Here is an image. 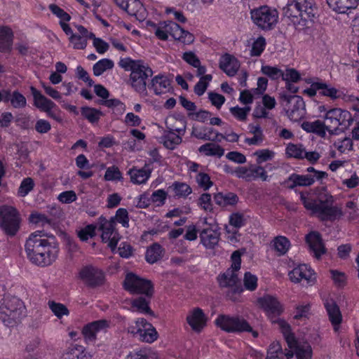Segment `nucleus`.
<instances>
[{
    "label": "nucleus",
    "instance_id": "obj_1",
    "mask_svg": "<svg viewBox=\"0 0 359 359\" xmlns=\"http://www.w3.org/2000/svg\"><path fill=\"white\" fill-rule=\"evenodd\" d=\"M283 11L284 18L299 30L309 27L317 15V8L312 0H291Z\"/></svg>",
    "mask_w": 359,
    "mask_h": 359
},
{
    "label": "nucleus",
    "instance_id": "obj_2",
    "mask_svg": "<svg viewBox=\"0 0 359 359\" xmlns=\"http://www.w3.org/2000/svg\"><path fill=\"white\" fill-rule=\"evenodd\" d=\"M300 199L304 207L317 215L321 221H334L343 215L341 208L333 206L334 199L331 194H320L316 200H311L301 193Z\"/></svg>",
    "mask_w": 359,
    "mask_h": 359
},
{
    "label": "nucleus",
    "instance_id": "obj_3",
    "mask_svg": "<svg viewBox=\"0 0 359 359\" xmlns=\"http://www.w3.org/2000/svg\"><path fill=\"white\" fill-rule=\"evenodd\" d=\"M300 199L304 207L317 215L321 221H334L343 215L341 208L333 206L334 199L331 194H320L316 200H311L301 193Z\"/></svg>",
    "mask_w": 359,
    "mask_h": 359
},
{
    "label": "nucleus",
    "instance_id": "obj_4",
    "mask_svg": "<svg viewBox=\"0 0 359 359\" xmlns=\"http://www.w3.org/2000/svg\"><path fill=\"white\" fill-rule=\"evenodd\" d=\"M324 121L326 122L327 132L330 135H336L339 127L341 130H345L353 123L354 118L351 114L345 109L341 108L329 109L323 116Z\"/></svg>",
    "mask_w": 359,
    "mask_h": 359
},
{
    "label": "nucleus",
    "instance_id": "obj_5",
    "mask_svg": "<svg viewBox=\"0 0 359 359\" xmlns=\"http://www.w3.org/2000/svg\"><path fill=\"white\" fill-rule=\"evenodd\" d=\"M25 307L15 297H7L0 306V320L6 326L13 327L22 318Z\"/></svg>",
    "mask_w": 359,
    "mask_h": 359
},
{
    "label": "nucleus",
    "instance_id": "obj_6",
    "mask_svg": "<svg viewBox=\"0 0 359 359\" xmlns=\"http://www.w3.org/2000/svg\"><path fill=\"white\" fill-rule=\"evenodd\" d=\"M22 218L20 212L13 206H0V228L10 236L16 235L20 228Z\"/></svg>",
    "mask_w": 359,
    "mask_h": 359
},
{
    "label": "nucleus",
    "instance_id": "obj_7",
    "mask_svg": "<svg viewBox=\"0 0 359 359\" xmlns=\"http://www.w3.org/2000/svg\"><path fill=\"white\" fill-rule=\"evenodd\" d=\"M250 15L254 24L264 31L271 30L276 25L278 20L277 10L267 6L252 9Z\"/></svg>",
    "mask_w": 359,
    "mask_h": 359
},
{
    "label": "nucleus",
    "instance_id": "obj_8",
    "mask_svg": "<svg viewBox=\"0 0 359 359\" xmlns=\"http://www.w3.org/2000/svg\"><path fill=\"white\" fill-rule=\"evenodd\" d=\"M123 286L126 290L132 294H143L148 298H151L154 294L151 281L142 278L133 273L126 275Z\"/></svg>",
    "mask_w": 359,
    "mask_h": 359
},
{
    "label": "nucleus",
    "instance_id": "obj_9",
    "mask_svg": "<svg viewBox=\"0 0 359 359\" xmlns=\"http://www.w3.org/2000/svg\"><path fill=\"white\" fill-rule=\"evenodd\" d=\"M153 75L152 69L142 62L135 67L130 73V83L132 88L138 93L147 95V81Z\"/></svg>",
    "mask_w": 359,
    "mask_h": 359
},
{
    "label": "nucleus",
    "instance_id": "obj_10",
    "mask_svg": "<svg viewBox=\"0 0 359 359\" xmlns=\"http://www.w3.org/2000/svg\"><path fill=\"white\" fill-rule=\"evenodd\" d=\"M217 327L226 332H242L252 331L249 323L243 318L228 315H219L215 320Z\"/></svg>",
    "mask_w": 359,
    "mask_h": 359
},
{
    "label": "nucleus",
    "instance_id": "obj_11",
    "mask_svg": "<svg viewBox=\"0 0 359 359\" xmlns=\"http://www.w3.org/2000/svg\"><path fill=\"white\" fill-rule=\"evenodd\" d=\"M285 109L288 118L292 121H299L304 117L305 103L302 97L297 95H283Z\"/></svg>",
    "mask_w": 359,
    "mask_h": 359
},
{
    "label": "nucleus",
    "instance_id": "obj_12",
    "mask_svg": "<svg viewBox=\"0 0 359 359\" xmlns=\"http://www.w3.org/2000/svg\"><path fill=\"white\" fill-rule=\"evenodd\" d=\"M231 267L218 277L219 285L222 287L236 286L239 282L237 272L241 269V259L239 251L236 250L231 255Z\"/></svg>",
    "mask_w": 359,
    "mask_h": 359
},
{
    "label": "nucleus",
    "instance_id": "obj_13",
    "mask_svg": "<svg viewBox=\"0 0 359 359\" xmlns=\"http://www.w3.org/2000/svg\"><path fill=\"white\" fill-rule=\"evenodd\" d=\"M98 229L102 231L101 238L102 242H109L108 246L114 250L119 240L118 234L115 232L114 218L107 220L101 216L98 219Z\"/></svg>",
    "mask_w": 359,
    "mask_h": 359
},
{
    "label": "nucleus",
    "instance_id": "obj_14",
    "mask_svg": "<svg viewBox=\"0 0 359 359\" xmlns=\"http://www.w3.org/2000/svg\"><path fill=\"white\" fill-rule=\"evenodd\" d=\"M79 277L84 285L90 288L102 285L105 279L104 273L92 265L83 266L79 273Z\"/></svg>",
    "mask_w": 359,
    "mask_h": 359
},
{
    "label": "nucleus",
    "instance_id": "obj_15",
    "mask_svg": "<svg viewBox=\"0 0 359 359\" xmlns=\"http://www.w3.org/2000/svg\"><path fill=\"white\" fill-rule=\"evenodd\" d=\"M42 231H37L32 233L25 243V251L29 260L37 255L49 243L47 238H43Z\"/></svg>",
    "mask_w": 359,
    "mask_h": 359
},
{
    "label": "nucleus",
    "instance_id": "obj_16",
    "mask_svg": "<svg viewBox=\"0 0 359 359\" xmlns=\"http://www.w3.org/2000/svg\"><path fill=\"white\" fill-rule=\"evenodd\" d=\"M58 254V248L55 243L49 242L48 244L37 255H35L29 261L39 266H46L50 265L54 262Z\"/></svg>",
    "mask_w": 359,
    "mask_h": 359
},
{
    "label": "nucleus",
    "instance_id": "obj_17",
    "mask_svg": "<svg viewBox=\"0 0 359 359\" xmlns=\"http://www.w3.org/2000/svg\"><path fill=\"white\" fill-rule=\"evenodd\" d=\"M258 302L266 312L271 320L275 319L276 316H278L283 312L280 302L273 296L265 295L259 298Z\"/></svg>",
    "mask_w": 359,
    "mask_h": 359
},
{
    "label": "nucleus",
    "instance_id": "obj_18",
    "mask_svg": "<svg viewBox=\"0 0 359 359\" xmlns=\"http://www.w3.org/2000/svg\"><path fill=\"white\" fill-rule=\"evenodd\" d=\"M109 327V322L106 320L93 321L85 325L82 334L86 341H94L96 339V334L101 331H106Z\"/></svg>",
    "mask_w": 359,
    "mask_h": 359
},
{
    "label": "nucleus",
    "instance_id": "obj_19",
    "mask_svg": "<svg viewBox=\"0 0 359 359\" xmlns=\"http://www.w3.org/2000/svg\"><path fill=\"white\" fill-rule=\"evenodd\" d=\"M306 241L315 257L319 259L326 252L320 234L318 231H311L306 236Z\"/></svg>",
    "mask_w": 359,
    "mask_h": 359
},
{
    "label": "nucleus",
    "instance_id": "obj_20",
    "mask_svg": "<svg viewBox=\"0 0 359 359\" xmlns=\"http://www.w3.org/2000/svg\"><path fill=\"white\" fill-rule=\"evenodd\" d=\"M187 323L191 329L200 332L205 326L207 318L200 308H195L187 317Z\"/></svg>",
    "mask_w": 359,
    "mask_h": 359
},
{
    "label": "nucleus",
    "instance_id": "obj_21",
    "mask_svg": "<svg viewBox=\"0 0 359 359\" xmlns=\"http://www.w3.org/2000/svg\"><path fill=\"white\" fill-rule=\"evenodd\" d=\"M313 271L306 264L299 265L289 273L290 279L294 283L305 280L310 283L314 279Z\"/></svg>",
    "mask_w": 359,
    "mask_h": 359
},
{
    "label": "nucleus",
    "instance_id": "obj_22",
    "mask_svg": "<svg viewBox=\"0 0 359 359\" xmlns=\"http://www.w3.org/2000/svg\"><path fill=\"white\" fill-rule=\"evenodd\" d=\"M220 232L217 229L207 228L200 233L201 243L208 249H213L219 241Z\"/></svg>",
    "mask_w": 359,
    "mask_h": 359
},
{
    "label": "nucleus",
    "instance_id": "obj_23",
    "mask_svg": "<svg viewBox=\"0 0 359 359\" xmlns=\"http://www.w3.org/2000/svg\"><path fill=\"white\" fill-rule=\"evenodd\" d=\"M240 67L239 62L233 55L226 53L222 56L219 61V68L228 76H234Z\"/></svg>",
    "mask_w": 359,
    "mask_h": 359
},
{
    "label": "nucleus",
    "instance_id": "obj_24",
    "mask_svg": "<svg viewBox=\"0 0 359 359\" xmlns=\"http://www.w3.org/2000/svg\"><path fill=\"white\" fill-rule=\"evenodd\" d=\"M325 307L327 310L329 319L334 326V329L337 330V327L341 324L342 320V316L338 305L333 299H327L325 302Z\"/></svg>",
    "mask_w": 359,
    "mask_h": 359
},
{
    "label": "nucleus",
    "instance_id": "obj_25",
    "mask_svg": "<svg viewBox=\"0 0 359 359\" xmlns=\"http://www.w3.org/2000/svg\"><path fill=\"white\" fill-rule=\"evenodd\" d=\"M30 90L34 97V104L37 108L46 112L51 110L55 106L53 101L46 98L34 86L30 87Z\"/></svg>",
    "mask_w": 359,
    "mask_h": 359
},
{
    "label": "nucleus",
    "instance_id": "obj_26",
    "mask_svg": "<svg viewBox=\"0 0 359 359\" xmlns=\"http://www.w3.org/2000/svg\"><path fill=\"white\" fill-rule=\"evenodd\" d=\"M13 41V32L7 26L0 27V51L8 53L11 50Z\"/></svg>",
    "mask_w": 359,
    "mask_h": 359
},
{
    "label": "nucleus",
    "instance_id": "obj_27",
    "mask_svg": "<svg viewBox=\"0 0 359 359\" xmlns=\"http://www.w3.org/2000/svg\"><path fill=\"white\" fill-rule=\"evenodd\" d=\"M170 86V81L164 75L154 76L149 88L152 89L156 95H161L168 91Z\"/></svg>",
    "mask_w": 359,
    "mask_h": 359
},
{
    "label": "nucleus",
    "instance_id": "obj_28",
    "mask_svg": "<svg viewBox=\"0 0 359 359\" xmlns=\"http://www.w3.org/2000/svg\"><path fill=\"white\" fill-rule=\"evenodd\" d=\"M359 0H327L329 6L336 12L345 13L358 6Z\"/></svg>",
    "mask_w": 359,
    "mask_h": 359
},
{
    "label": "nucleus",
    "instance_id": "obj_29",
    "mask_svg": "<svg viewBox=\"0 0 359 359\" xmlns=\"http://www.w3.org/2000/svg\"><path fill=\"white\" fill-rule=\"evenodd\" d=\"M150 299L146 296L139 297L131 301V309L142 314L154 316V311L149 307Z\"/></svg>",
    "mask_w": 359,
    "mask_h": 359
},
{
    "label": "nucleus",
    "instance_id": "obj_30",
    "mask_svg": "<svg viewBox=\"0 0 359 359\" xmlns=\"http://www.w3.org/2000/svg\"><path fill=\"white\" fill-rule=\"evenodd\" d=\"M290 348L295 350V354L297 359H311L312 356V348L310 344L306 341H299L294 339V344L288 346Z\"/></svg>",
    "mask_w": 359,
    "mask_h": 359
},
{
    "label": "nucleus",
    "instance_id": "obj_31",
    "mask_svg": "<svg viewBox=\"0 0 359 359\" xmlns=\"http://www.w3.org/2000/svg\"><path fill=\"white\" fill-rule=\"evenodd\" d=\"M90 358L82 346L72 344L62 354L61 359H90Z\"/></svg>",
    "mask_w": 359,
    "mask_h": 359
},
{
    "label": "nucleus",
    "instance_id": "obj_32",
    "mask_svg": "<svg viewBox=\"0 0 359 359\" xmlns=\"http://www.w3.org/2000/svg\"><path fill=\"white\" fill-rule=\"evenodd\" d=\"M302 128L308 133H313L319 136L324 137L327 131L326 122H323L320 120H316L313 122L304 121L302 124Z\"/></svg>",
    "mask_w": 359,
    "mask_h": 359
},
{
    "label": "nucleus",
    "instance_id": "obj_33",
    "mask_svg": "<svg viewBox=\"0 0 359 359\" xmlns=\"http://www.w3.org/2000/svg\"><path fill=\"white\" fill-rule=\"evenodd\" d=\"M216 204L220 206L234 205L238 201V196L233 192H219L214 196Z\"/></svg>",
    "mask_w": 359,
    "mask_h": 359
},
{
    "label": "nucleus",
    "instance_id": "obj_34",
    "mask_svg": "<svg viewBox=\"0 0 359 359\" xmlns=\"http://www.w3.org/2000/svg\"><path fill=\"white\" fill-rule=\"evenodd\" d=\"M130 180L135 184H144L147 182L151 175V170L145 167L141 169L132 168L128 171Z\"/></svg>",
    "mask_w": 359,
    "mask_h": 359
},
{
    "label": "nucleus",
    "instance_id": "obj_35",
    "mask_svg": "<svg viewBox=\"0 0 359 359\" xmlns=\"http://www.w3.org/2000/svg\"><path fill=\"white\" fill-rule=\"evenodd\" d=\"M164 146L169 149H174L180 144L182 140L180 135L175 134L172 130H165L162 137Z\"/></svg>",
    "mask_w": 359,
    "mask_h": 359
},
{
    "label": "nucleus",
    "instance_id": "obj_36",
    "mask_svg": "<svg viewBox=\"0 0 359 359\" xmlns=\"http://www.w3.org/2000/svg\"><path fill=\"white\" fill-rule=\"evenodd\" d=\"M271 322L278 325L287 345L291 346V344H294L295 337L294 334L291 332L290 325L286 321L280 318L273 319Z\"/></svg>",
    "mask_w": 359,
    "mask_h": 359
},
{
    "label": "nucleus",
    "instance_id": "obj_37",
    "mask_svg": "<svg viewBox=\"0 0 359 359\" xmlns=\"http://www.w3.org/2000/svg\"><path fill=\"white\" fill-rule=\"evenodd\" d=\"M145 257L146 260L150 264L158 262L163 257L162 247L158 243L153 244L147 249Z\"/></svg>",
    "mask_w": 359,
    "mask_h": 359
},
{
    "label": "nucleus",
    "instance_id": "obj_38",
    "mask_svg": "<svg viewBox=\"0 0 359 359\" xmlns=\"http://www.w3.org/2000/svg\"><path fill=\"white\" fill-rule=\"evenodd\" d=\"M198 151L204 153L206 156H217L221 157L224 155V150L219 145L213 143H206L201 146Z\"/></svg>",
    "mask_w": 359,
    "mask_h": 359
},
{
    "label": "nucleus",
    "instance_id": "obj_39",
    "mask_svg": "<svg viewBox=\"0 0 359 359\" xmlns=\"http://www.w3.org/2000/svg\"><path fill=\"white\" fill-rule=\"evenodd\" d=\"M161 27L165 29L168 35L170 34L175 40L182 37V34H183L182 28L177 23L172 21L161 22Z\"/></svg>",
    "mask_w": 359,
    "mask_h": 359
},
{
    "label": "nucleus",
    "instance_id": "obj_40",
    "mask_svg": "<svg viewBox=\"0 0 359 359\" xmlns=\"http://www.w3.org/2000/svg\"><path fill=\"white\" fill-rule=\"evenodd\" d=\"M273 246L279 255H285L290 246V241L285 236H277L273 240Z\"/></svg>",
    "mask_w": 359,
    "mask_h": 359
},
{
    "label": "nucleus",
    "instance_id": "obj_41",
    "mask_svg": "<svg viewBox=\"0 0 359 359\" xmlns=\"http://www.w3.org/2000/svg\"><path fill=\"white\" fill-rule=\"evenodd\" d=\"M158 332L152 325L146 329H142L139 339L147 343H152L158 338Z\"/></svg>",
    "mask_w": 359,
    "mask_h": 359
},
{
    "label": "nucleus",
    "instance_id": "obj_42",
    "mask_svg": "<svg viewBox=\"0 0 359 359\" xmlns=\"http://www.w3.org/2000/svg\"><path fill=\"white\" fill-rule=\"evenodd\" d=\"M114 67V62L109 59H102L96 62L93 67L94 75L100 76L104 71Z\"/></svg>",
    "mask_w": 359,
    "mask_h": 359
},
{
    "label": "nucleus",
    "instance_id": "obj_43",
    "mask_svg": "<svg viewBox=\"0 0 359 359\" xmlns=\"http://www.w3.org/2000/svg\"><path fill=\"white\" fill-rule=\"evenodd\" d=\"M305 151L302 144H289L286 149V153L289 156L298 159H304Z\"/></svg>",
    "mask_w": 359,
    "mask_h": 359
},
{
    "label": "nucleus",
    "instance_id": "obj_44",
    "mask_svg": "<svg viewBox=\"0 0 359 359\" xmlns=\"http://www.w3.org/2000/svg\"><path fill=\"white\" fill-rule=\"evenodd\" d=\"M81 114L90 123H93L99 121L100 116L102 115V112L95 108L86 107L81 109Z\"/></svg>",
    "mask_w": 359,
    "mask_h": 359
},
{
    "label": "nucleus",
    "instance_id": "obj_45",
    "mask_svg": "<svg viewBox=\"0 0 359 359\" xmlns=\"http://www.w3.org/2000/svg\"><path fill=\"white\" fill-rule=\"evenodd\" d=\"M211 74H206L201 77L200 81L194 86V93L198 95H202L206 90L208 83L212 80Z\"/></svg>",
    "mask_w": 359,
    "mask_h": 359
},
{
    "label": "nucleus",
    "instance_id": "obj_46",
    "mask_svg": "<svg viewBox=\"0 0 359 359\" xmlns=\"http://www.w3.org/2000/svg\"><path fill=\"white\" fill-rule=\"evenodd\" d=\"M48 306L52 312L59 318H61L63 316H67L69 314L68 309L62 304L50 301L48 302Z\"/></svg>",
    "mask_w": 359,
    "mask_h": 359
},
{
    "label": "nucleus",
    "instance_id": "obj_47",
    "mask_svg": "<svg viewBox=\"0 0 359 359\" xmlns=\"http://www.w3.org/2000/svg\"><path fill=\"white\" fill-rule=\"evenodd\" d=\"M11 104L15 109H22L26 107L27 100L22 93L15 90L12 93Z\"/></svg>",
    "mask_w": 359,
    "mask_h": 359
},
{
    "label": "nucleus",
    "instance_id": "obj_48",
    "mask_svg": "<svg viewBox=\"0 0 359 359\" xmlns=\"http://www.w3.org/2000/svg\"><path fill=\"white\" fill-rule=\"evenodd\" d=\"M29 220L31 223L36 224H40L43 226L46 225L51 226L52 224V220L48 218L45 215L38 212L32 213L29 215Z\"/></svg>",
    "mask_w": 359,
    "mask_h": 359
},
{
    "label": "nucleus",
    "instance_id": "obj_49",
    "mask_svg": "<svg viewBox=\"0 0 359 359\" xmlns=\"http://www.w3.org/2000/svg\"><path fill=\"white\" fill-rule=\"evenodd\" d=\"M262 72L264 74L273 80L278 79L280 77L282 78V76H283V72L281 69L269 65L262 66Z\"/></svg>",
    "mask_w": 359,
    "mask_h": 359
},
{
    "label": "nucleus",
    "instance_id": "obj_50",
    "mask_svg": "<svg viewBox=\"0 0 359 359\" xmlns=\"http://www.w3.org/2000/svg\"><path fill=\"white\" fill-rule=\"evenodd\" d=\"M34 187V183L31 177H27L22 180L18 189V194L24 197L31 191Z\"/></svg>",
    "mask_w": 359,
    "mask_h": 359
},
{
    "label": "nucleus",
    "instance_id": "obj_51",
    "mask_svg": "<svg viewBox=\"0 0 359 359\" xmlns=\"http://www.w3.org/2000/svg\"><path fill=\"white\" fill-rule=\"evenodd\" d=\"M229 110L231 114L238 120L245 121L247 118V115L251 110V108L248 106L243 108L236 106L231 107Z\"/></svg>",
    "mask_w": 359,
    "mask_h": 359
},
{
    "label": "nucleus",
    "instance_id": "obj_52",
    "mask_svg": "<svg viewBox=\"0 0 359 359\" xmlns=\"http://www.w3.org/2000/svg\"><path fill=\"white\" fill-rule=\"evenodd\" d=\"M95 225L88 224L79 231L78 236L82 241H86L89 238H92L95 236Z\"/></svg>",
    "mask_w": 359,
    "mask_h": 359
},
{
    "label": "nucleus",
    "instance_id": "obj_53",
    "mask_svg": "<svg viewBox=\"0 0 359 359\" xmlns=\"http://www.w3.org/2000/svg\"><path fill=\"white\" fill-rule=\"evenodd\" d=\"M280 354H283L282 347L279 342L274 341L268 349L266 358L283 359L279 356Z\"/></svg>",
    "mask_w": 359,
    "mask_h": 359
},
{
    "label": "nucleus",
    "instance_id": "obj_54",
    "mask_svg": "<svg viewBox=\"0 0 359 359\" xmlns=\"http://www.w3.org/2000/svg\"><path fill=\"white\" fill-rule=\"evenodd\" d=\"M88 39L78 35L77 34H72L69 37V41L73 43L74 49L83 50L87 46Z\"/></svg>",
    "mask_w": 359,
    "mask_h": 359
},
{
    "label": "nucleus",
    "instance_id": "obj_55",
    "mask_svg": "<svg viewBox=\"0 0 359 359\" xmlns=\"http://www.w3.org/2000/svg\"><path fill=\"white\" fill-rule=\"evenodd\" d=\"M114 222L117 221L121 223L123 227H128L129 218L128 213L126 209L119 208L116 210V215L113 217Z\"/></svg>",
    "mask_w": 359,
    "mask_h": 359
},
{
    "label": "nucleus",
    "instance_id": "obj_56",
    "mask_svg": "<svg viewBox=\"0 0 359 359\" xmlns=\"http://www.w3.org/2000/svg\"><path fill=\"white\" fill-rule=\"evenodd\" d=\"M266 46V41L263 36L259 37L254 43H252V49H251V55L252 56H259L263 52L264 47Z\"/></svg>",
    "mask_w": 359,
    "mask_h": 359
},
{
    "label": "nucleus",
    "instance_id": "obj_57",
    "mask_svg": "<svg viewBox=\"0 0 359 359\" xmlns=\"http://www.w3.org/2000/svg\"><path fill=\"white\" fill-rule=\"evenodd\" d=\"M173 186L175 194L180 197H186L191 193V188L185 183L175 182Z\"/></svg>",
    "mask_w": 359,
    "mask_h": 359
},
{
    "label": "nucleus",
    "instance_id": "obj_58",
    "mask_svg": "<svg viewBox=\"0 0 359 359\" xmlns=\"http://www.w3.org/2000/svg\"><path fill=\"white\" fill-rule=\"evenodd\" d=\"M243 282L247 290L253 291L257 288V278L250 272H246L245 273Z\"/></svg>",
    "mask_w": 359,
    "mask_h": 359
},
{
    "label": "nucleus",
    "instance_id": "obj_59",
    "mask_svg": "<svg viewBox=\"0 0 359 359\" xmlns=\"http://www.w3.org/2000/svg\"><path fill=\"white\" fill-rule=\"evenodd\" d=\"M322 88H319L320 91V94L324 96H327L331 97L332 99H335L338 97V90L334 87H332L327 83L321 81Z\"/></svg>",
    "mask_w": 359,
    "mask_h": 359
},
{
    "label": "nucleus",
    "instance_id": "obj_60",
    "mask_svg": "<svg viewBox=\"0 0 359 359\" xmlns=\"http://www.w3.org/2000/svg\"><path fill=\"white\" fill-rule=\"evenodd\" d=\"M196 179L198 185L204 190H208L212 185V182L210 180V177L206 173H198Z\"/></svg>",
    "mask_w": 359,
    "mask_h": 359
},
{
    "label": "nucleus",
    "instance_id": "obj_61",
    "mask_svg": "<svg viewBox=\"0 0 359 359\" xmlns=\"http://www.w3.org/2000/svg\"><path fill=\"white\" fill-rule=\"evenodd\" d=\"M254 154L257 156V163L258 164L272 159L274 156V153L269 149L258 150Z\"/></svg>",
    "mask_w": 359,
    "mask_h": 359
},
{
    "label": "nucleus",
    "instance_id": "obj_62",
    "mask_svg": "<svg viewBox=\"0 0 359 359\" xmlns=\"http://www.w3.org/2000/svg\"><path fill=\"white\" fill-rule=\"evenodd\" d=\"M295 178L299 187H309L315 182V178L311 175L295 174Z\"/></svg>",
    "mask_w": 359,
    "mask_h": 359
},
{
    "label": "nucleus",
    "instance_id": "obj_63",
    "mask_svg": "<svg viewBox=\"0 0 359 359\" xmlns=\"http://www.w3.org/2000/svg\"><path fill=\"white\" fill-rule=\"evenodd\" d=\"M49 9L62 21L68 22L71 19L70 15L67 13L55 4H50Z\"/></svg>",
    "mask_w": 359,
    "mask_h": 359
},
{
    "label": "nucleus",
    "instance_id": "obj_64",
    "mask_svg": "<svg viewBox=\"0 0 359 359\" xmlns=\"http://www.w3.org/2000/svg\"><path fill=\"white\" fill-rule=\"evenodd\" d=\"M122 178L121 173L117 167H109L107 168L104 179L107 181L119 180Z\"/></svg>",
    "mask_w": 359,
    "mask_h": 359
}]
</instances>
